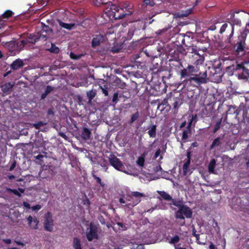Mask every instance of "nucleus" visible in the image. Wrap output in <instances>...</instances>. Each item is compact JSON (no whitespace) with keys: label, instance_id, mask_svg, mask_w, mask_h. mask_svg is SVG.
I'll return each mask as SVG.
<instances>
[{"label":"nucleus","instance_id":"nucleus-1","mask_svg":"<svg viewBox=\"0 0 249 249\" xmlns=\"http://www.w3.org/2000/svg\"><path fill=\"white\" fill-rule=\"evenodd\" d=\"M204 59L203 58L197 59L196 60L193 65L188 64L185 68H183L182 63L178 61L177 66L179 69H181L180 71V79L185 78L183 82L186 84H196L198 86H200L203 84H206L208 82L207 71H199V65L203 64Z\"/></svg>","mask_w":249,"mask_h":249},{"label":"nucleus","instance_id":"nucleus-2","mask_svg":"<svg viewBox=\"0 0 249 249\" xmlns=\"http://www.w3.org/2000/svg\"><path fill=\"white\" fill-rule=\"evenodd\" d=\"M57 22L59 26H58L57 23H55L53 25V28H51L49 26L41 23V30H38L37 33L38 38L45 41L51 37L53 31L56 32L57 34L60 33V31L62 29V21L60 19H57Z\"/></svg>","mask_w":249,"mask_h":249},{"label":"nucleus","instance_id":"nucleus-3","mask_svg":"<svg viewBox=\"0 0 249 249\" xmlns=\"http://www.w3.org/2000/svg\"><path fill=\"white\" fill-rule=\"evenodd\" d=\"M132 13L133 11H129V13H125V11H124L123 8H121L113 4H111L110 10L107 12L108 16L111 19H121L126 16L132 15Z\"/></svg>","mask_w":249,"mask_h":249},{"label":"nucleus","instance_id":"nucleus-4","mask_svg":"<svg viewBox=\"0 0 249 249\" xmlns=\"http://www.w3.org/2000/svg\"><path fill=\"white\" fill-rule=\"evenodd\" d=\"M240 12L245 13L243 10H236L230 13V18L231 20L230 22L231 25V30L229 35H227V40L228 42H231V39L234 34V26L237 25L240 27L242 25L241 20L240 18L235 16V14H238Z\"/></svg>","mask_w":249,"mask_h":249},{"label":"nucleus","instance_id":"nucleus-5","mask_svg":"<svg viewBox=\"0 0 249 249\" xmlns=\"http://www.w3.org/2000/svg\"><path fill=\"white\" fill-rule=\"evenodd\" d=\"M193 212L191 209L186 205H184L175 212V217L182 221L179 225L183 226L185 224V218H191L192 217Z\"/></svg>","mask_w":249,"mask_h":249},{"label":"nucleus","instance_id":"nucleus-6","mask_svg":"<svg viewBox=\"0 0 249 249\" xmlns=\"http://www.w3.org/2000/svg\"><path fill=\"white\" fill-rule=\"evenodd\" d=\"M0 43L12 51H19L27 44V41L24 40H14L10 41H2L1 38H0Z\"/></svg>","mask_w":249,"mask_h":249},{"label":"nucleus","instance_id":"nucleus-7","mask_svg":"<svg viewBox=\"0 0 249 249\" xmlns=\"http://www.w3.org/2000/svg\"><path fill=\"white\" fill-rule=\"evenodd\" d=\"M169 102L170 105L169 108H171L172 107V111L174 115L177 114L178 112V109L181 105L183 103V100L179 97H175L174 96H169Z\"/></svg>","mask_w":249,"mask_h":249},{"label":"nucleus","instance_id":"nucleus-8","mask_svg":"<svg viewBox=\"0 0 249 249\" xmlns=\"http://www.w3.org/2000/svg\"><path fill=\"white\" fill-rule=\"evenodd\" d=\"M109 162L111 166H112L115 169L123 172L124 166L122 162L117 158L115 155L112 154L110 156L109 158Z\"/></svg>","mask_w":249,"mask_h":249},{"label":"nucleus","instance_id":"nucleus-9","mask_svg":"<svg viewBox=\"0 0 249 249\" xmlns=\"http://www.w3.org/2000/svg\"><path fill=\"white\" fill-rule=\"evenodd\" d=\"M53 220L51 212H47L45 214V220L44 222V229L46 231H52L53 228Z\"/></svg>","mask_w":249,"mask_h":249},{"label":"nucleus","instance_id":"nucleus-10","mask_svg":"<svg viewBox=\"0 0 249 249\" xmlns=\"http://www.w3.org/2000/svg\"><path fill=\"white\" fill-rule=\"evenodd\" d=\"M144 194L135 191L131 192L130 197L132 198V197H135V200L132 201V203H128L125 204V206L129 208L130 206L134 207L137 205L141 201V197L144 196Z\"/></svg>","mask_w":249,"mask_h":249},{"label":"nucleus","instance_id":"nucleus-11","mask_svg":"<svg viewBox=\"0 0 249 249\" xmlns=\"http://www.w3.org/2000/svg\"><path fill=\"white\" fill-rule=\"evenodd\" d=\"M246 42L237 40L233 47L236 55L239 56L244 55L246 52Z\"/></svg>","mask_w":249,"mask_h":249},{"label":"nucleus","instance_id":"nucleus-12","mask_svg":"<svg viewBox=\"0 0 249 249\" xmlns=\"http://www.w3.org/2000/svg\"><path fill=\"white\" fill-rule=\"evenodd\" d=\"M246 64H248V63L245 61L239 64V65H242V68H240L239 70H242L241 73L238 74V78L239 79L247 80L249 78V69L245 67Z\"/></svg>","mask_w":249,"mask_h":249},{"label":"nucleus","instance_id":"nucleus-13","mask_svg":"<svg viewBox=\"0 0 249 249\" xmlns=\"http://www.w3.org/2000/svg\"><path fill=\"white\" fill-rule=\"evenodd\" d=\"M87 238L89 241H91L93 239H98L97 228L92 224L90 225V230L86 233Z\"/></svg>","mask_w":249,"mask_h":249},{"label":"nucleus","instance_id":"nucleus-14","mask_svg":"<svg viewBox=\"0 0 249 249\" xmlns=\"http://www.w3.org/2000/svg\"><path fill=\"white\" fill-rule=\"evenodd\" d=\"M243 109V103L240 105L238 108L235 107L230 106L227 111L228 114H235V118L239 119V115L241 113L242 110Z\"/></svg>","mask_w":249,"mask_h":249},{"label":"nucleus","instance_id":"nucleus-15","mask_svg":"<svg viewBox=\"0 0 249 249\" xmlns=\"http://www.w3.org/2000/svg\"><path fill=\"white\" fill-rule=\"evenodd\" d=\"M27 220L28 226L30 229L33 230H36L38 229L39 221L36 216L33 217L31 215H29L27 218Z\"/></svg>","mask_w":249,"mask_h":249},{"label":"nucleus","instance_id":"nucleus-16","mask_svg":"<svg viewBox=\"0 0 249 249\" xmlns=\"http://www.w3.org/2000/svg\"><path fill=\"white\" fill-rule=\"evenodd\" d=\"M188 49L191 51V53H195L194 56H196V60L197 59L202 58L200 55L197 53V52L199 51H202L203 52H205L207 50V47H202L201 48L200 47H197L196 46H189Z\"/></svg>","mask_w":249,"mask_h":249},{"label":"nucleus","instance_id":"nucleus-17","mask_svg":"<svg viewBox=\"0 0 249 249\" xmlns=\"http://www.w3.org/2000/svg\"><path fill=\"white\" fill-rule=\"evenodd\" d=\"M104 40V36L101 34L95 36L93 38L91 41V46L93 48H95L100 45V43Z\"/></svg>","mask_w":249,"mask_h":249},{"label":"nucleus","instance_id":"nucleus-18","mask_svg":"<svg viewBox=\"0 0 249 249\" xmlns=\"http://www.w3.org/2000/svg\"><path fill=\"white\" fill-rule=\"evenodd\" d=\"M14 84L11 82H7L1 86V91L5 94H9L12 91Z\"/></svg>","mask_w":249,"mask_h":249},{"label":"nucleus","instance_id":"nucleus-19","mask_svg":"<svg viewBox=\"0 0 249 249\" xmlns=\"http://www.w3.org/2000/svg\"><path fill=\"white\" fill-rule=\"evenodd\" d=\"M222 138L220 137H217L214 139L210 146V149L213 150L216 148L221 147L222 144Z\"/></svg>","mask_w":249,"mask_h":249},{"label":"nucleus","instance_id":"nucleus-20","mask_svg":"<svg viewBox=\"0 0 249 249\" xmlns=\"http://www.w3.org/2000/svg\"><path fill=\"white\" fill-rule=\"evenodd\" d=\"M240 68H242V65L236 63L235 65L233 64L227 67L226 68V71L229 75H232L234 71L239 70Z\"/></svg>","mask_w":249,"mask_h":249},{"label":"nucleus","instance_id":"nucleus-21","mask_svg":"<svg viewBox=\"0 0 249 249\" xmlns=\"http://www.w3.org/2000/svg\"><path fill=\"white\" fill-rule=\"evenodd\" d=\"M24 66V63L22 60L17 59L14 61L11 65V68L13 70H17Z\"/></svg>","mask_w":249,"mask_h":249},{"label":"nucleus","instance_id":"nucleus-22","mask_svg":"<svg viewBox=\"0 0 249 249\" xmlns=\"http://www.w3.org/2000/svg\"><path fill=\"white\" fill-rule=\"evenodd\" d=\"M242 121L244 123H249V110L247 109V107L243 104V109L242 110Z\"/></svg>","mask_w":249,"mask_h":249},{"label":"nucleus","instance_id":"nucleus-23","mask_svg":"<svg viewBox=\"0 0 249 249\" xmlns=\"http://www.w3.org/2000/svg\"><path fill=\"white\" fill-rule=\"evenodd\" d=\"M147 129L148 130L147 133L150 138L156 137L157 131V125L156 124H152L147 127Z\"/></svg>","mask_w":249,"mask_h":249},{"label":"nucleus","instance_id":"nucleus-24","mask_svg":"<svg viewBox=\"0 0 249 249\" xmlns=\"http://www.w3.org/2000/svg\"><path fill=\"white\" fill-rule=\"evenodd\" d=\"M91 135L90 130L86 127H84L81 132V137L85 140H87L90 139Z\"/></svg>","mask_w":249,"mask_h":249},{"label":"nucleus","instance_id":"nucleus-25","mask_svg":"<svg viewBox=\"0 0 249 249\" xmlns=\"http://www.w3.org/2000/svg\"><path fill=\"white\" fill-rule=\"evenodd\" d=\"M39 40H41V39L38 38V35H37V34H31L28 36V38L25 40L27 41V44L28 43H35Z\"/></svg>","mask_w":249,"mask_h":249},{"label":"nucleus","instance_id":"nucleus-26","mask_svg":"<svg viewBox=\"0 0 249 249\" xmlns=\"http://www.w3.org/2000/svg\"><path fill=\"white\" fill-rule=\"evenodd\" d=\"M133 7V5L131 4L129 1H126L124 2H123L121 4V8H123L124 11H126L127 13H129V11H132V10H130L132 9Z\"/></svg>","mask_w":249,"mask_h":249},{"label":"nucleus","instance_id":"nucleus-27","mask_svg":"<svg viewBox=\"0 0 249 249\" xmlns=\"http://www.w3.org/2000/svg\"><path fill=\"white\" fill-rule=\"evenodd\" d=\"M216 166V160L214 159L211 160L208 164V171L210 173L215 174L214 168Z\"/></svg>","mask_w":249,"mask_h":249},{"label":"nucleus","instance_id":"nucleus-28","mask_svg":"<svg viewBox=\"0 0 249 249\" xmlns=\"http://www.w3.org/2000/svg\"><path fill=\"white\" fill-rule=\"evenodd\" d=\"M94 4L97 6H100L101 5H108L111 7L112 3L109 0H95Z\"/></svg>","mask_w":249,"mask_h":249},{"label":"nucleus","instance_id":"nucleus-29","mask_svg":"<svg viewBox=\"0 0 249 249\" xmlns=\"http://www.w3.org/2000/svg\"><path fill=\"white\" fill-rule=\"evenodd\" d=\"M157 193L163 198V199L167 201H171L172 197L166 192L164 191H158Z\"/></svg>","mask_w":249,"mask_h":249},{"label":"nucleus","instance_id":"nucleus-30","mask_svg":"<svg viewBox=\"0 0 249 249\" xmlns=\"http://www.w3.org/2000/svg\"><path fill=\"white\" fill-rule=\"evenodd\" d=\"M72 246L74 249H82L80 240L77 237L73 238Z\"/></svg>","mask_w":249,"mask_h":249},{"label":"nucleus","instance_id":"nucleus-31","mask_svg":"<svg viewBox=\"0 0 249 249\" xmlns=\"http://www.w3.org/2000/svg\"><path fill=\"white\" fill-rule=\"evenodd\" d=\"M171 201H172L171 204H173V205L178 207V209H179L182 206L184 205L182 200H180L179 199H173L172 198V200H171Z\"/></svg>","mask_w":249,"mask_h":249},{"label":"nucleus","instance_id":"nucleus-32","mask_svg":"<svg viewBox=\"0 0 249 249\" xmlns=\"http://www.w3.org/2000/svg\"><path fill=\"white\" fill-rule=\"evenodd\" d=\"M14 15V13L10 10H6L1 15V17L4 19H8L9 18L12 17Z\"/></svg>","mask_w":249,"mask_h":249},{"label":"nucleus","instance_id":"nucleus-33","mask_svg":"<svg viewBox=\"0 0 249 249\" xmlns=\"http://www.w3.org/2000/svg\"><path fill=\"white\" fill-rule=\"evenodd\" d=\"M222 121V118H221L216 121V124H215L214 128L212 131L213 133H216L220 128Z\"/></svg>","mask_w":249,"mask_h":249},{"label":"nucleus","instance_id":"nucleus-34","mask_svg":"<svg viewBox=\"0 0 249 249\" xmlns=\"http://www.w3.org/2000/svg\"><path fill=\"white\" fill-rule=\"evenodd\" d=\"M96 95V91L93 90H90L87 92V96L89 99V102H91Z\"/></svg>","mask_w":249,"mask_h":249},{"label":"nucleus","instance_id":"nucleus-35","mask_svg":"<svg viewBox=\"0 0 249 249\" xmlns=\"http://www.w3.org/2000/svg\"><path fill=\"white\" fill-rule=\"evenodd\" d=\"M248 34L242 30L240 31L239 35L238 36V40L246 42Z\"/></svg>","mask_w":249,"mask_h":249},{"label":"nucleus","instance_id":"nucleus-36","mask_svg":"<svg viewBox=\"0 0 249 249\" xmlns=\"http://www.w3.org/2000/svg\"><path fill=\"white\" fill-rule=\"evenodd\" d=\"M191 130L185 129L182 132V136L181 138V141L183 142H185L187 139L188 138V134H190Z\"/></svg>","mask_w":249,"mask_h":249},{"label":"nucleus","instance_id":"nucleus-37","mask_svg":"<svg viewBox=\"0 0 249 249\" xmlns=\"http://www.w3.org/2000/svg\"><path fill=\"white\" fill-rule=\"evenodd\" d=\"M140 116V113L138 110L137 111L133 114L131 116V119L130 121H129V124H132L136 120H137Z\"/></svg>","mask_w":249,"mask_h":249},{"label":"nucleus","instance_id":"nucleus-38","mask_svg":"<svg viewBox=\"0 0 249 249\" xmlns=\"http://www.w3.org/2000/svg\"><path fill=\"white\" fill-rule=\"evenodd\" d=\"M143 54H145L146 56L149 57V55L148 53H146V51H142L140 52L139 53L135 54L134 56V59H135V61L137 62L141 63V61L138 60V59L141 56H142Z\"/></svg>","mask_w":249,"mask_h":249},{"label":"nucleus","instance_id":"nucleus-39","mask_svg":"<svg viewBox=\"0 0 249 249\" xmlns=\"http://www.w3.org/2000/svg\"><path fill=\"white\" fill-rule=\"evenodd\" d=\"M191 160L189 159L187 160L183 165L182 169L184 175H186L188 172V169L190 164Z\"/></svg>","mask_w":249,"mask_h":249},{"label":"nucleus","instance_id":"nucleus-40","mask_svg":"<svg viewBox=\"0 0 249 249\" xmlns=\"http://www.w3.org/2000/svg\"><path fill=\"white\" fill-rule=\"evenodd\" d=\"M47 50L54 53H57L59 52V48L56 46L53 43L51 44V48L49 49H47Z\"/></svg>","mask_w":249,"mask_h":249},{"label":"nucleus","instance_id":"nucleus-41","mask_svg":"<svg viewBox=\"0 0 249 249\" xmlns=\"http://www.w3.org/2000/svg\"><path fill=\"white\" fill-rule=\"evenodd\" d=\"M193 121H196V115H193L192 118L189 120L186 129L191 130V127Z\"/></svg>","mask_w":249,"mask_h":249},{"label":"nucleus","instance_id":"nucleus-42","mask_svg":"<svg viewBox=\"0 0 249 249\" xmlns=\"http://www.w3.org/2000/svg\"><path fill=\"white\" fill-rule=\"evenodd\" d=\"M6 190H7V191L8 192L12 193L14 194V195L17 196L19 197L21 196V194L16 189H11V188H7L6 189Z\"/></svg>","mask_w":249,"mask_h":249},{"label":"nucleus","instance_id":"nucleus-43","mask_svg":"<svg viewBox=\"0 0 249 249\" xmlns=\"http://www.w3.org/2000/svg\"><path fill=\"white\" fill-rule=\"evenodd\" d=\"M144 157L143 156H141L138 158V160H137V164L140 166L142 167L144 165Z\"/></svg>","mask_w":249,"mask_h":249},{"label":"nucleus","instance_id":"nucleus-44","mask_svg":"<svg viewBox=\"0 0 249 249\" xmlns=\"http://www.w3.org/2000/svg\"><path fill=\"white\" fill-rule=\"evenodd\" d=\"M92 176L96 180V182L100 185L101 187H104L105 186V184L102 182L101 179L99 177H97L96 175H95L93 173L92 174Z\"/></svg>","mask_w":249,"mask_h":249},{"label":"nucleus","instance_id":"nucleus-45","mask_svg":"<svg viewBox=\"0 0 249 249\" xmlns=\"http://www.w3.org/2000/svg\"><path fill=\"white\" fill-rule=\"evenodd\" d=\"M179 241V237L176 235L169 241V243L171 244H175L178 243Z\"/></svg>","mask_w":249,"mask_h":249},{"label":"nucleus","instance_id":"nucleus-46","mask_svg":"<svg viewBox=\"0 0 249 249\" xmlns=\"http://www.w3.org/2000/svg\"><path fill=\"white\" fill-rule=\"evenodd\" d=\"M46 124V123L43 122L42 121H39L36 123L34 124L33 126L36 129H39L41 126H44V125Z\"/></svg>","mask_w":249,"mask_h":249},{"label":"nucleus","instance_id":"nucleus-47","mask_svg":"<svg viewBox=\"0 0 249 249\" xmlns=\"http://www.w3.org/2000/svg\"><path fill=\"white\" fill-rule=\"evenodd\" d=\"M122 45H119V46H114L113 47H112V48L111 49V52H112L113 53H117L120 52V51L122 50Z\"/></svg>","mask_w":249,"mask_h":249},{"label":"nucleus","instance_id":"nucleus-48","mask_svg":"<svg viewBox=\"0 0 249 249\" xmlns=\"http://www.w3.org/2000/svg\"><path fill=\"white\" fill-rule=\"evenodd\" d=\"M44 157L45 156L44 155L41 154L38 155L37 156L34 157L36 160H38L39 163L40 165H42L44 164L43 159H44Z\"/></svg>","mask_w":249,"mask_h":249},{"label":"nucleus","instance_id":"nucleus-49","mask_svg":"<svg viewBox=\"0 0 249 249\" xmlns=\"http://www.w3.org/2000/svg\"><path fill=\"white\" fill-rule=\"evenodd\" d=\"M183 34H178L177 35L176 42L181 45V41L182 39Z\"/></svg>","mask_w":249,"mask_h":249},{"label":"nucleus","instance_id":"nucleus-50","mask_svg":"<svg viewBox=\"0 0 249 249\" xmlns=\"http://www.w3.org/2000/svg\"><path fill=\"white\" fill-rule=\"evenodd\" d=\"M75 26L74 23H66L63 22V28L71 30Z\"/></svg>","mask_w":249,"mask_h":249},{"label":"nucleus","instance_id":"nucleus-51","mask_svg":"<svg viewBox=\"0 0 249 249\" xmlns=\"http://www.w3.org/2000/svg\"><path fill=\"white\" fill-rule=\"evenodd\" d=\"M100 88L102 89V92L104 94L105 96H107L108 95V92L107 90V88L106 85L104 86V87L100 86Z\"/></svg>","mask_w":249,"mask_h":249},{"label":"nucleus","instance_id":"nucleus-52","mask_svg":"<svg viewBox=\"0 0 249 249\" xmlns=\"http://www.w3.org/2000/svg\"><path fill=\"white\" fill-rule=\"evenodd\" d=\"M228 26V23H225L223 24L220 28L219 33L221 34H222L226 31Z\"/></svg>","mask_w":249,"mask_h":249},{"label":"nucleus","instance_id":"nucleus-53","mask_svg":"<svg viewBox=\"0 0 249 249\" xmlns=\"http://www.w3.org/2000/svg\"><path fill=\"white\" fill-rule=\"evenodd\" d=\"M112 101L114 104H117V103L118 101V92H115L114 93V94L113 95Z\"/></svg>","mask_w":249,"mask_h":249},{"label":"nucleus","instance_id":"nucleus-54","mask_svg":"<svg viewBox=\"0 0 249 249\" xmlns=\"http://www.w3.org/2000/svg\"><path fill=\"white\" fill-rule=\"evenodd\" d=\"M143 2L146 5H149L150 6H153L155 4L153 1L151 0H144Z\"/></svg>","mask_w":249,"mask_h":249},{"label":"nucleus","instance_id":"nucleus-55","mask_svg":"<svg viewBox=\"0 0 249 249\" xmlns=\"http://www.w3.org/2000/svg\"><path fill=\"white\" fill-rule=\"evenodd\" d=\"M53 88L52 87H51V86H47L46 87V88L45 89V92L47 94H49L52 91H53Z\"/></svg>","mask_w":249,"mask_h":249},{"label":"nucleus","instance_id":"nucleus-56","mask_svg":"<svg viewBox=\"0 0 249 249\" xmlns=\"http://www.w3.org/2000/svg\"><path fill=\"white\" fill-rule=\"evenodd\" d=\"M177 50L178 52L181 53L183 55H186V54L185 50L182 47L181 45L178 48Z\"/></svg>","mask_w":249,"mask_h":249},{"label":"nucleus","instance_id":"nucleus-57","mask_svg":"<svg viewBox=\"0 0 249 249\" xmlns=\"http://www.w3.org/2000/svg\"><path fill=\"white\" fill-rule=\"evenodd\" d=\"M186 37L189 40L190 39V37L189 36H186L185 34H183L182 39L181 41V45H184L187 46V45L186 44V43H185V38Z\"/></svg>","mask_w":249,"mask_h":249},{"label":"nucleus","instance_id":"nucleus-58","mask_svg":"<svg viewBox=\"0 0 249 249\" xmlns=\"http://www.w3.org/2000/svg\"><path fill=\"white\" fill-rule=\"evenodd\" d=\"M41 208V205L37 204L35 206H32L31 208L34 211H38L40 210Z\"/></svg>","mask_w":249,"mask_h":249},{"label":"nucleus","instance_id":"nucleus-59","mask_svg":"<svg viewBox=\"0 0 249 249\" xmlns=\"http://www.w3.org/2000/svg\"><path fill=\"white\" fill-rule=\"evenodd\" d=\"M168 102H169V97L164 98L162 101V104L163 105L168 106L169 107L170 104H168Z\"/></svg>","mask_w":249,"mask_h":249},{"label":"nucleus","instance_id":"nucleus-60","mask_svg":"<svg viewBox=\"0 0 249 249\" xmlns=\"http://www.w3.org/2000/svg\"><path fill=\"white\" fill-rule=\"evenodd\" d=\"M16 164H17V162H16V160H13L12 164L10 167L9 171H11L13 170H14V169L15 168V167L16 166Z\"/></svg>","mask_w":249,"mask_h":249},{"label":"nucleus","instance_id":"nucleus-61","mask_svg":"<svg viewBox=\"0 0 249 249\" xmlns=\"http://www.w3.org/2000/svg\"><path fill=\"white\" fill-rule=\"evenodd\" d=\"M161 153V151L160 149L158 148L154 154V158L157 159L160 156V155Z\"/></svg>","mask_w":249,"mask_h":249},{"label":"nucleus","instance_id":"nucleus-62","mask_svg":"<svg viewBox=\"0 0 249 249\" xmlns=\"http://www.w3.org/2000/svg\"><path fill=\"white\" fill-rule=\"evenodd\" d=\"M117 224L122 229V230L125 231L126 230V227L123 223L121 222H118Z\"/></svg>","mask_w":249,"mask_h":249},{"label":"nucleus","instance_id":"nucleus-63","mask_svg":"<svg viewBox=\"0 0 249 249\" xmlns=\"http://www.w3.org/2000/svg\"><path fill=\"white\" fill-rule=\"evenodd\" d=\"M70 57L71 59H75V60H76V59H78V58H79V56H77L76 54H75L74 53H71Z\"/></svg>","mask_w":249,"mask_h":249},{"label":"nucleus","instance_id":"nucleus-64","mask_svg":"<svg viewBox=\"0 0 249 249\" xmlns=\"http://www.w3.org/2000/svg\"><path fill=\"white\" fill-rule=\"evenodd\" d=\"M23 206L24 207L26 208L27 209H31V206H30V204L27 202L24 201L23 202Z\"/></svg>","mask_w":249,"mask_h":249}]
</instances>
